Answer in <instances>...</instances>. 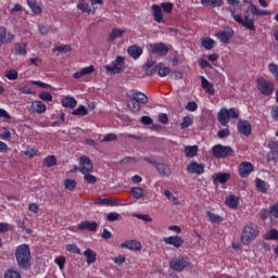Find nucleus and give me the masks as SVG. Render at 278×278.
Returning a JSON list of instances; mask_svg holds the SVG:
<instances>
[{
  "label": "nucleus",
  "instance_id": "nucleus-1",
  "mask_svg": "<svg viewBox=\"0 0 278 278\" xmlns=\"http://www.w3.org/2000/svg\"><path fill=\"white\" fill-rule=\"evenodd\" d=\"M229 12L239 25H242V27H245V29H249L250 31H255V17L254 16H268L270 14L269 11L260 10L253 3H250L249 9L244 12V18L240 16V14H236V8L230 7ZM253 14V16H251Z\"/></svg>",
  "mask_w": 278,
  "mask_h": 278
},
{
  "label": "nucleus",
  "instance_id": "nucleus-40",
  "mask_svg": "<svg viewBox=\"0 0 278 278\" xmlns=\"http://www.w3.org/2000/svg\"><path fill=\"white\" fill-rule=\"evenodd\" d=\"M164 195L174 203V205H179L181 202H179V199L173 194L169 190L164 191Z\"/></svg>",
  "mask_w": 278,
  "mask_h": 278
},
{
  "label": "nucleus",
  "instance_id": "nucleus-45",
  "mask_svg": "<svg viewBox=\"0 0 278 278\" xmlns=\"http://www.w3.org/2000/svg\"><path fill=\"white\" fill-rule=\"evenodd\" d=\"M0 138L1 140H10L12 138V132H10L8 128L3 127L0 132Z\"/></svg>",
  "mask_w": 278,
  "mask_h": 278
},
{
  "label": "nucleus",
  "instance_id": "nucleus-36",
  "mask_svg": "<svg viewBox=\"0 0 278 278\" xmlns=\"http://www.w3.org/2000/svg\"><path fill=\"white\" fill-rule=\"evenodd\" d=\"M255 186L260 192H263V194H266L268 192V189L266 188V181L262 180V178L255 179Z\"/></svg>",
  "mask_w": 278,
  "mask_h": 278
},
{
  "label": "nucleus",
  "instance_id": "nucleus-10",
  "mask_svg": "<svg viewBox=\"0 0 278 278\" xmlns=\"http://www.w3.org/2000/svg\"><path fill=\"white\" fill-rule=\"evenodd\" d=\"M93 169H94V165L92 164V161H90L86 155L80 156V163H79L80 173L85 175L87 173H92Z\"/></svg>",
  "mask_w": 278,
  "mask_h": 278
},
{
  "label": "nucleus",
  "instance_id": "nucleus-49",
  "mask_svg": "<svg viewBox=\"0 0 278 278\" xmlns=\"http://www.w3.org/2000/svg\"><path fill=\"white\" fill-rule=\"evenodd\" d=\"M135 218L143 220L144 223H153V218L149 214H136Z\"/></svg>",
  "mask_w": 278,
  "mask_h": 278
},
{
  "label": "nucleus",
  "instance_id": "nucleus-23",
  "mask_svg": "<svg viewBox=\"0 0 278 278\" xmlns=\"http://www.w3.org/2000/svg\"><path fill=\"white\" fill-rule=\"evenodd\" d=\"M127 53L128 55H130V58H132V60H138V58H140V55H142V48L134 45L128 47L127 49Z\"/></svg>",
  "mask_w": 278,
  "mask_h": 278
},
{
  "label": "nucleus",
  "instance_id": "nucleus-41",
  "mask_svg": "<svg viewBox=\"0 0 278 278\" xmlns=\"http://www.w3.org/2000/svg\"><path fill=\"white\" fill-rule=\"evenodd\" d=\"M159 75L160 77H166V75H170V68L164 66V63L159 64Z\"/></svg>",
  "mask_w": 278,
  "mask_h": 278
},
{
  "label": "nucleus",
  "instance_id": "nucleus-63",
  "mask_svg": "<svg viewBox=\"0 0 278 278\" xmlns=\"http://www.w3.org/2000/svg\"><path fill=\"white\" fill-rule=\"evenodd\" d=\"M277 161H278V154L269 151L267 153V162H277Z\"/></svg>",
  "mask_w": 278,
  "mask_h": 278
},
{
  "label": "nucleus",
  "instance_id": "nucleus-34",
  "mask_svg": "<svg viewBox=\"0 0 278 278\" xmlns=\"http://www.w3.org/2000/svg\"><path fill=\"white\" fill-rule=\"evenodd\" d=\"M58 159H55V155H49L43 160V166L46 168H52V166H56Z\"/></svg>",
  "mask_w": 278,
  "mask_h": 278
},
{
  "label": "nucleus",
  "instance_id": "nucleus-35",
  "mask_svg": "<svg viewBox=\"0 0 278 278\" xmlns=\"http://www.w3.org/2000/svg\"><path fill=\"white\" fill-rule=\"evenodd\" d=\"M27 5L30 8L34 14H42V9L40 8V5H38L36 0H27Z\"/></svg>",
  "mask_w": 278,
  "mask_h": 278
},
{
  "label": "nucleus",
  "instance_id": "nucleus-59",
  "mask_svg": "<svg viewBox=\"0 0 278 278\" xmlns=\"http://www.w3.org/2000/svg\"><path fill=\"white\" fill-rule=\"evenodd\" d=\"M230 134L231 132L229 131V128L220 129L219 131H217V138H227Z\"/></svg>",
  "mask_w": 278,
  "mask_h": 278
},
{
  "label": "nucleus",
  "instance_id": "nucleus-50",
  "mask_svg": "<svg viewBox=\"0 0 278 278\" xmlns=\"http://www.w3.org/2000/svg\"><path fill=\"white\" fill-rule=\"evenodd\" d=\"M84 179L87 184L94 185L97 184V176L91 175L90 173L84 174Z\"/></svg>",
  "mask_w": 278,
  "mask_h": 278
},
{
  "label": "nucleus",
  "instance_id": "nucleus-31",
  "mask_svg": "<svg viewBox=\"0 0 278 278\" xmlns=\"http://www.w3.org/2000/svg\"><path fill=\"white\" fill-rule=\"evenodd\" d=\"M85 257L87 258V264H94L97 262V252L87 249L84 252Z\"/></svg>",
  "mask_w": 278,
  "mask_h": 278
},
{
  "label": "nucleus",
  "instance_id": "nucleus-16",
  "mask_svg": "<svg viewBox=\"0 0 278 278\" xmlns=\"http://www.w3.org/2000/svg\"><path fill=\"white\" fill-rule=\"evenodd\" d=\"M233 37V29L228 28L227 30L220 31L216 34V38L220 40L224 45H227L229 40Z\"/></svg>",
  "mask_w": 278,
  "mask_h": 278
},
{
  "label": "nucleus",
  "instance_id": "nucleus-20",
  "mask_svg": "<svg viewBox=\"0 0 278 278\" xmlns=\"http://www.w3.org/2000/svg\"><path fill=\"white\" fill-rule=\"evenodd\" d=\"M201 86L203 88V90L211 96L215 94V90H214V84L210 83V80H207V78H205V76H201Z\"/></svg>",
  "mask_w": 278,
  "mask_h": 278
},
{
  "label": "nucleus",
  "instance_id": "nucleus-12",
  "mask_svg": "<svg viewBox=\"0 0 278 278\" xmlns=\"http://www.w3.org/2000/svg\"><path fill=\"white\" fill-rule=\"evenodd\" d=\"M188 173H191L192 175H203L205 173V165L199 164L197 162H191L187 166Z\"/></svg>",
  "mask_w": 278,
  "mask_h": 278
},
{
  "label": "nucleus",
  "instance_id": "nucleus-58",
  "mask_svg": "<svg viewBox=\"0 0 278 278\" xmlns=\"http://www.w3.org/2000/svg\"><path fill=\"white\" fill-rule=\"evenodd\" d=\"M51 31V26L50 25H39V33L41 36H47Z\"/></svg>",
  "mask_w": 278,
  "mask_h": 278
},
{
  "label": "nucleus",
  "instance_id": "nucleus-62",
  "mask_svg": "<svg viewBox=\"0 0 278 278\" xmlns=\"http://www.w3.org/2000/svg\"><path fill=\"white\" fill-rule=\"evenodd\" d=\"M268 148L270 149L271 153L278 154V142L277 141H269Z\"/></svg>",
  "mask_w": 278,
  "mask_h": 278
},
{
  "label": "nucleus",
  "instance_id": "nucleus-25",
  "mask_svg": "<svg viewBox=\"0 0 278 278\" xmlns=\"http://www.w3.org/2000/svg\"><path fill=\"white\" fill-rule=\"evenodd\" d=\"M31 110L37 114H45L47 112V105L42 101H34L31 103Z\"/></svg>",
  "mask_w": 278,
  "mask_h": 278
},
{
  "label": "nucleus",
  "instance_id": "nucleus-30",
  "mask_svg": "<svg viewBox=\"0 0 278 278\" xmlns=\"http://www.w3.org/2000/svg\"><path fill=\"white\" fill-rule=\"evenodd\" d=\"M199 153V146H187L185 147L186 157H194Z\"/></svg>",
  "mask_w": 278,
  "mask_h": 278
},
{
  "label": "nucleus",
  "instance_id": "nucleus-64",
  "mask_svg": "<svg viewBox=\"0 0 278 278\" xmlns=\"http://www.w3.org/2000/svg\"><path fill=\"white\" fill-rule=\"evenodd\" d=\"M269 210L271 212V216H274V218H278V204L270 206Z\"/></svg>",
  "mask_w": 278,
  "mask_h": 278
},
{
  "label": "nucleus",
  "instance_id": "nucleus-24",
  "mask_svg": "<svg viewBox=\"0 0 278 278\" xmlns=\"http://www.w3.org/2000/svg\"><path fill=\"white\" fill-rule=\"evenodd\" d=\"M225 203L231 210H238V205H240V199L238 197H236L235 194H232V195H229L228 198H226Z\"/></svg>",
  "mask_w": 278,
  "mask_h": 278
},
{
  "label": "nucleus",
  "instance_id": "nucleus-26",
  "mask_svg": "<svg viewBox=\"0 0 278 278\" xmlns=\"http://www.w3.org/2000/svg\"><path fill=\"white\" fill-rule=\"evenodd\" d=\"M152 12H153L154 21L156 23H164V16L162 15V8H160V5L153 4Z\"/></svg>",
  "mask_w": 278,
  "mask_h": 278
},
{
  "label": "nucleus",
  "instance_id": "nucleus-56",
  "mask_svg": "<svg viewBox=\"0 0 278 278\" xmlns=\"http://www.w3.org/2000/svg\"><path fill=\"white\" fill-rule=\"evenodd\" d=\"M54 262L59 265L60 270H64V265L66 264V258L64 256L56 257Z\"/></svg>",
  "mask_w": 278,
  "mask_h": 278
},
{
  "label": "nucleus",
  "instance_id": "nucleus-8",
  "mask_svg": "<svg viewBox=\"0 0 278 278\" xmlns=\"http://www.w3.org/2000/svg\"><path fill=\"white\" fill-rule=\"evenodd\" d=\"M188 266H190V261L188 260V257H184V256L174 257L169 262L170 270H175L176 273H181L184 268H188Z\"/></svg>",
  "mask_w": 278,
  "mask_h": 278
},
{
  "label": "nucleus",
  "instance_id": "nucleus-39",
  "mask_svg": "<svg viewBox=\"0 0 278 278\" xmlns=\"http://www.w3.org/2000/svg\"><path fill=\"white\" fill-rule=\"evenodd\" d=\"M134 199H142L144 197V191L140 187H135L130 190Z\"/></svg>",
  "mask_w": 278,
  "mask_h": 278
},
{
  "label": "nucleus",
  "instance_id": "nucleus-61",
  "mask_svg": "<svg viewBox=\"0 0 278 278\" xmlns=\"http://www.w3.org/2000/svg\"><path fill=\"white\" fill-rule=\"evenodd\" d=\"M198 108L199 105L194 101L188 102L186 105V110H188V112H197Z\"/></svg>",
  "mask_w": 278,
  "mask_h": 278
},
{
  "label": "nucleus",
  "instance_id": "nucleus-11",
  "mask_svg": "<svg viewBox=\"0 0 278 278\" xmlns=\"http://www.w3.org/2000/svg\"><path fill=\"white\" fill-rule=\"evenodd\" d=\"M237 128L239 134H242L243 136H251L253 131V127L251 126V123L244 119H239L237 124Z\"/></svg>",
  "mask_w": 278,
  "mask_h": 278
},
{
  "label": "nucleus",
  "instance_id": "nucleus-38",
  "mask_svg": "<svg viewBox=\"0 0 278 278\" xmlns=\"http://www.w3.org/2000/svg\"><path fill=\"white\" fill-rule=\"evenodd\" d=\"M264 240H278V230L273 228L264 235Z\"/></svg>",
  "mask_w": 278,
  "mask_h": 278
},
{
  "label": "nucleus",
  "instance_id": "nucleus-14",
  "mask_svg": "<svg viewBox=\"0 0 278 278\" xmlns=\"http://www.w3.org/2000/svg\"><path fill=\"white\" fill-rule=\"evenodd\" d=\"M253 173V164L250 162H242L239 165V175L240 177H249Z\"/></svg>",
  "mask_w": 278,
  "mask_h": 278
},
{
  "label": "nucleus",
  "instance_id": "nucleus-2",
  "mask_svg": "<svg viewBox=\"0 0 278 278\" xmlns=\"http://www.w3.org/2000/svg\"><path fill=\"white\" fill-rule=\"evenodd\" d=\"M15 258L17 266L23 268V270L31 267V250L27 243H23L16 248Z\"/></svg>",
  "mask_w": 278,
  "mask_h": 278
},
{
  "label": "nucleus",
  "instance_id": "nucleus-53",
  "mask_svg": "<svg viewBox=\"0 0 278 278\" xmlns=\"http://www.w3.org/2000/svg\"><path fill=\"white\" fill-rule=\"evenodd\" d=\"M8 36V30L4 26H0V47L5 42V37Z\"/></svg>",
  "mask_w": 278,
  "mask_h": 278
},
{
  "label": "nucleus",
  "instance_id": "nucleus-33",
  "mask_svg": "<svg viewBox=\"0 0 278 278\" xmlns=\"http://www.w3.org/2000/svg\"><path fill=\"white\" fill-rule=\"evenodd\" d=\"M202 47H204V49H206V51H212V49H214V47H216V41L210 37L207 38H203L202 42H201Z\"/></svg>",
  "mask_w": 278,
  "mask_h": 278
},
{
  "label": "nucleus",
  "instance_id": "nucleus-18",
  "mask_svg": "<svg viewBox=\"0 0 278 278\" xmlns=\"http://www.w3.org/2000/svg\"><path fill=\"white\" fill-rule=\"evenodd\" d=\"M165 244H172L176 249H179L184 244V239L179 236H170L164 238Z\"/></svg>",
  "mask_w": 278,
  "mask_h": 278
},
{
  "label": "nucleus",
  "instance_id": "nucleus-15",
  "mask_svg": "<svg viewBox=\"0 0 278 278\" xmlns=\"http://www.w3.org/2000/svg\"><path fill=\"white\" fill-rule=\"evenodd\" d=\"M168 51V46H166V43L164 42L155 43L152 48V53H155L156 55L161 56L167 55Z\"/></svg>",
  "mask_w": 278,
  "mask_h": 278
},
{
  "label": "nucleus",
  "instance_id": "nucleus-17",
  "mask_svg": "<svg viewBox=\"0 0 278 278\" xmlns=\"http://www.w3.org/2000/svg\"><path fill=\"white\" fill-rule=\"evenodd\" d=\"M122 249H129V251H142V243L136 240L125 241L121 244Z\"/></svg>",
  "mask_w": 278,
  "mask_h": 278
},
{
  "label": "nucleus",
  "instance_id": "nucleus-44",
  "mask_svg": "<svg viewBox=\"0 0 278 278\" xmlns=\"http://www.w3.org/2000/svg\"><path fill=\"white\" fill-rule=\"evenodd\" d=\"M119 218H121V214L116 212H111L106 216V220H109V223H116V220H119Z\"/></svg>",
  "mask_w": 278,
  "mask_h": 278
},
{
  "label": "nucleus",
  "instance_id": "nucleus-37",
  "mask_svg": "<svg viewBox=\"0 0 278 278\" xmlns=\"http://www.w3.org/2000/svg\"><path fill=\"white\" fill-rule=\"evenodd\" d=\"M73 116H88V109L84 105H79L72 112Z\"/></svg>",
  "mask_w": 278,
  "mask_h": 278
},
{
  "label": "nucleus",
  "instance_id": "nucleus-52",
  "mask_svg": "<svg viewBox=\"0 0 278 278\" xmlns=\"http://www.w3.org/2000/svg\"><path fill=\"white\" fill-rule=\"evenodd\" d=\"M66 251H68L70 253H76L77 255H81V250H79V248H77V245L75 244H67Z\"/></svg>",
  "mask_w": 278,
  "mask_h": 278
},
{
  "label": "nucleus",
  "instance_id": "nucleus-48",
  "mask_svg": "<svg viewBox=\"0 0 278 278\" xmlns=\"http://www.w3.org/2000/svg\"><path fill=\"white\" fill-rule=\"evenodd\" d=\"M4 77L11 81H14V79H18V72H16V70H11L4 75Z\"/></svg>",
  "mask_w": 278,
  "mask_h": 278
},
{
  "label": "nucleus",
  "instance_id": "nucleus-28",
  "mask_svg": "<svg viewBox=\"0 0 278 278\" xmlns=\"http://www.w3.org/2000/svg\"><path fill=\"white\" fill-rule=\"evenodd\" d=\"M156 169L162 177H170V167L164 163H157Z\"/></svg>",
  "mask_w": 278,
  "mask_h": 278
},
{
  "label": "nucleus",
  "instance_id": "nucleus-13",
  "mask_svg": "<svg viewBox=\"0 0 278 278\" xmlns=\"http://www.w3.org/2000/svg\"><path fill=\"white\" fill-rule=\"evenodd\" d=\"M143 71H146V75L151 76L155 75L159 72V65L153 60H148L143 65Z\"/></svg>",
  "mask_w": 278,
  "mask_h": 278
},
{
  "label": "nucleus",
  "instance_id": "nucleus-60",
  "mask_svg": "<svg viewBox=\"0 0 278 278\" xmlns=\"http://www.w3.org/2000/svg\"><path fill=\"white\" fill-rule=\"evenodd\" d=\"M78 10H81V12H87V14H90L92 12V9H90V5L87 3H79L77 4Z\"/></svg>",
  "mask_w": 278,
  "mask_h": 278
},
{
  "label": "nucleus",
  "instance_id": "nucleus-51",
  "mask_svg": "<svg viewBox=\"0 0 278 278\" xmlns=\"http://www.w3.org/2000/svg\"><path fill=\"white\" fill-rule=\"evenodd\" d=\"M192 126V117L185 116L181 123V129H188V127Z\"/></svg>",
  "mask_w": 278,
  "mask_h": 278
},
{
  "label": "nucleus",
  "instance_id": "nucleus-46",
  "mask_svg": "<svg viewBox=\"0 0 278 278\" xmlns=\"http://www.w3.org/2000/svg\"><path fill=\"white\" fill-rule=\"evenodd\" d=\"M4 278H21V274L14 269H9L4 273Z\"/></svg>",
  "mask_w": 278,
  "mask_h": 278
},
{
  "label": "nucleus",
  "instance_id": "nucleus-27",
  "mask_svg": "<svg viewBox=\"0 0 278 278\" xmlns=\"http://www.w3.org/2000/svg\"><path fill=\"white\" fill-rule=\"evenodd\" d=\"M123 34H125V30H123L121 28H113L109 35L108 42H114V40H116V38H122Z\"/></svg>",
  "mask_w": 278,
  "mask_h": 278
},
{
  "label": "nucleus",
  "instance_id": "nucleus-3",
  "mask_svg": "<svg viewBox=\"0 0 278 278\" xmlns=\"http://www.w3.org/2000/svg\"><path fill=\"white\" fill-rule=\"evenodd\" d=\"M126 98L129 99L128 108L134 113L140 112L141 105L149 103V97L138 90H130L126 93Z\"/></svg>",
  "mask_w": 278,
  "mask_h": 278
},
{
  "label": "nucleus",
  "instance_id": "nucleus-5",
  "mask_svg": "<svg viewBox=\"0 0 278 278\" xmlns=\"http://www.w3.org/2000/svg\"><path fill=\"white\" fill-rule=\"evenodd\" d=\"M229 118H240V111L237 109H222L217 115L218 123H220L223 127H227Z\"/></svg>",
  "mask_w": 278,
  "mask_h": 278
},
{
  "label": "nucleus",
  "instance_id": "nucleus-54",
  "mask_svg": "<svg viewBox=\"0 0 278 278\" xmlns=\"http://www.w3.org/2000/svg\"><path fill=\"white\" fill-rule=\"evenodd\" d=\"M269 72L271 73V75H274V77L277 79L278 81V65L275 63H270L268 65Z\"/></svg>",
  "mask_w": 278,
  "mask_h": 278
},
{
  "label": "nucleus",
  "instance_id": "nucleus-19",
  "mask_svg": "<svg viewBox=\"0 0 278 278\" xmlns=\"http://www.w3.org/2000/svg\"><path fill=\"white\" fill-rule=\"evenodd\" d=\"M78 229L80 231H84L87 229V231H97V229H99V224H97V222H81L79 225H78Z\"/></svg>",
  "mask_w": 278,
  "mask_h": 278
},
{
  "label": "nucleus",
  "instance_id": "nucleus-22",
  "mask_svg": "<svg viewBox=\"0 0 278 278\" xmlns=\"http://www.w3.org/2000/svg\"><path fill=\"white\" fill-rule=\"evenodd\" d=\"M96 205H121V201L115 200V199H111V198H105V199H101V198H97L94 201Z\"/></svg>",
  "mask_w": 278,
  "mask_h": 278
},
{
  "label": "nucleus",
  "instance_id": "nucleus-55",
  "mask_svg": "<svg viewBox=\"0 0 278 278\" xmlns=\"http://www.w3.org/2000/svg\"><path fill=\"white\" fill-rule=\"evenodd\" d=\"M115 140H118V137L116 136V134H108V135L101 140V142H115Z\"/></svg>",
  "mask_w": 278,
  "mask_h": 278
},
{
  "label": "nucleus",
  "instance_id": "nucleus-9",
  "mask_svg": "<svg viewBox=\"0 0 278 278\" xmlns=\"http://www.w3.org/2000/svg\"><path fill=\"white\" fill-rule=\"evenodd\" d=\"M125 66V59L123 56H117L115 61L112 62V65H105L106 73L111 75H118L123 73Z\"/></svg>",
  "mask_w": 278,
  "mask_h": 278
},
{
  "label": "nucleus",
  "instance_id": "nucleus-29",
  "mask_svg": "<svg viewBox=\"0 0 278 278\" xmlns=\"http://www.w3.org/2000/svg\"><path fill=\"white\" fill-rule=\"evenodd\" d=\"M62 105L63 108H70L71 110H73L74 108H77V100H75V98L73 97H65L62 100Z\"/></svg>",
  "mask_w": 278,
  "mask_h": 278
},
{
  "label": "nucleus",
  "instance_id": "nucleus-57",
  "mask_svg": "<svg viewBox=\"0 0 278 278\" xmlns=\"http://www.w3.org/2000/svg\"><path fill=\"white\" fill-rule=\"evenodd\" d=\"M39 99H41V101H53V96L47 91H42L39 93Z\"/></svg>",
  "mask_w": 278,
  "mask_h": 278
},
{
  "label": "nucleus",
  "instance_id": "nucleus-4",
  "mask_svg": "<svg viewBox=\"0 0 278 278\" xmlns=\"http://www.w3.org/2000/svg\"><path fill=\"white\" fill-rule=\"evenodd\" d=\"M260 236V229H257V225L249 224L245 225L241 235L242 244H251L253 240Z\"/></svg>",
  "mask_w": 278,
  "mask_h": 278
},
{
  "label": "nucleus",
  "instance_id": "nucleus-43",
  "mask_svg": "<svg viewBox=\"0 0 278 278\" xmlns=\"http://www.w3.org/2000/svg\"><path fill=\"white\" fill-rule=\"evenodd\" d=\"M64 186H65V190H75V188H77V181L73 180V179H65L64 181Z\"/></svg>",
  "mask_w": 278,
  "mask_h": 278
},
{
  "label": "nucleus",
  "instance_id": "nucleus-32",
  "mask_svg": "<svg viewBox=\"0 0 278 278\" xmlns=\"http://www.w3.org/2000/svg\"><path fill=\"white\" fill-rule=\"evenodd\" d=\"M202 5L205 8H220L223 5V0H201Z\"/></svg>",
  "mask_w": 278,
  "mask_h": 278
},
{
  "label": "nucleus",
  "instance_id": "nucleus-42",
  "mask_svg": "<svg viewBox=\"0 0 278 278\" xmlns=\"http://www.w3.org/2000/svg\"><path fill=\"white\" fill-rule=\"evenodd\" d=\"M15 51L18 55H26L27 54V43H17L15 46Z\"/></svg>",
  "mask_w": 278,
  "mask_h": 278
},
{
  "label": "nucleus",
  "instance_id": "nucleus-7",
  "mask_svg": "<svg viewBox=\"0 0 278 278\" xmlns=\"http://www.w3.org/2000/svg\"><path fill=\"white\" fill-rule=\"evenodd\" d=\"M257 90H260L261 94L265 97H270L273 92H275V84L270 80H266V78H258L257 80Z\"/></svg>",
  "mask_w": 278,
  "mask_h": 278
},
{
  "label": "nucleus",
  "instance_id": "nucleus-6",
  "mask_svg": "<svg viewBox=\"0 0 278 278\" xmlns=\"http://www.w3.org/2000/svg\"><path fill=\"white\" fill-rule=\"evenodd\" d=\"M212 151L213 155L217 160H225V157H233L236 155V152L233 151L232 147L223 146L220 143L214 146Z\"/></svg>",
  "mask_w": 278,
  "mask_h": 278
},
{
  "label": "nucleus",
  "instance_id": "nucleus-47",
  "mask_svg": "<svg viewBox=\"0 0 278 278\" xmlns=\"http://www.w3.org/2000/svg\"><path fill=\"white\" fill-rule=\"evenodd\" d=\"M207 216L212 223H223V217L212 212H207Z\"/></svg>",
  "mask_w": 278,
  "mask_h": 278
},
{
  "label": "nucleus",
  "instance_id": "nucleus-21",
  "mask_svg": "<svg viewBox=\"0 0 278 278\" xmlns=\"http://www.w3.org/2000/svg\"><path fill=\"white\" fill-rule=\"evenodd\" d=\"M231 179V174L230 173H217L215 176H213V182L216 184H227Z\"/></svg>",
  "mask_w": 278,
  "mask_h": 278
}]
</instances>
